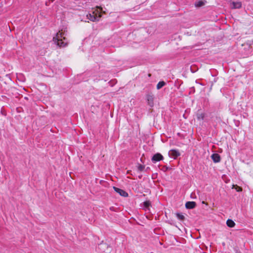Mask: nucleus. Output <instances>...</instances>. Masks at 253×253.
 Listing matches in <instances>:
<instances>
[{"label":"nucleus","instance_id":"1","mask_svg":"<svg viewBox=\"0 0 253 253\" xmlns=\"http://www.w3.org/2000/svg\"><path fill=\"white\" fill-rule=\"evenodd\" d=\"M98 250L102 253H109L111 251V248L106 243L102 242L98 245Z\"/></svg>","mask_w":253,"mask_h":253},{"label":"nucleus","instance_id":"2","mask_svg":"<svg viewBox=\"0 0 253 253\" xmlns=\"http://www.w3.org/2000/svg\"><path fill=\"white\" fill-rule=\"evenodd\" d=\"M87 19L93 22H96L99 20L100 18L101 17V14L99 13V15H97L96 12L93 11L91 13H89L86 15Z\"/></svg>","mask_w":253,"mask_h":253},{"label":"nucleus","instance_id":"3","mask_svg":"<svg viewBox=\"0 0 253 253\" xmlns=\"http://www.w3.org/2000/svg\"><path fill=\"white\" fill-rule=\"evenodd\" d=\"M163 156L160 153H158L153 155L151 160L153 163H155L157 162H159L163 160Z\"/></svg>","mask_w":253,"mask_h":253},{"label":"nucleus","instance_id":"4","mask_svg":"<svg viewBox=\"0 0 253 253\" xmlns=\"http://www.w3.org/2000/svg\"><path fill=\"white\" fill-rule=\"evenodd\" d=\"M169 155L170 157L173 158L174 159H175L180 155V153L177 150L172 149L169 151Z\"/></svg>","mask_w":253,"mask_h":253},{"label":"nucleus","instance_id":"5","mask_svg":"<svg viewBox=\"0 0 253 253\" xmlns=\"http://www.w3.org/2000/svg\"><path fill=\"white\" fill-rule=\"evenodd\" d=\"M113 189L117 193H119L120 195L124 197H127L128 196V193L124 190L116 187L115 186L113 187Z\"/></svg>","mask_w":253,"mask_h":253},{"label":"nucleus","instance_id":"6","mask_svg":"<svg viewBox=\"0 0 253 253\" xmlns=\"http://www.w3.org/2000/svg\"><path fill=\"white\" fill-rule=\"evenodd\" d=\"M146 98H147L148 104L150 107H153L154 106V95L152 94H148L147 95Z\"/></svg>","mask_w":253,"mask_h":253},{"label":"nucleus","instance_id":"7","mask_svg":"<svg viewBox=\"0 0 253 253\" xmlns=\"http://www.w3.org/2000/svg\"><path fill=\"white\" fill-rule=\"evenodd\" d=\"M211 158L214 163H219L221 161L220 156L217 153H213L211 156Z\"/></svg>","mask_w":253,"mask_h":253},{"label":"nucleus","instance_id":"8","mask_svg":"<svg viewBox=\"0 0 253 253\" xmlns=\"http://www.w3.org/2000/svg\"><path fill=\"white\" fill-rule=\"evenodd\" d=\"M63 34L62 33H61L60 32H58L55 37H53V41L54 42H57L58 40L62 39L64 41L66 40V38L65 37H63Z\"/></svg>","mask_w":253,"mask_h":253},{"label":"nucleus","instance_id":"9","mask_svg":"<svg viewBox=\"0 0 253 253\" xmlns=\"http://www.w3.org/2000/svg\"><path fill=\"white\" fill-rule=\"evenodd\" d=\"M197 119L199 121H203L205 117V114L201 110H199L197 112Z\"/></svg>","mask_w":253,"mask_h":253},{"label":"nucleus","instance_id":"10","mask_svg":"<svg viewBox=\"0 0 253 253\" xmlns=\"http://www.w3.org/2000/svg\"><path fill=\"white\" fill-rule=\"evenodd\" d=\"M196 206V203L193 201L187 202L185 204V207L187 209H193Z\"/></svg>","mask_w":253,"mask_h":253},{"label":"nucleus","instance_id":"11","mask_svg":"<svg viewBox=\"0 0 253 253\" xmlns=\"http://www.w3.org/2000/svg\"><path fill=\"white\" fill-rule=\"evenodd\" d=\"M59 47H65L67 45V42H65L62 41V39L58 40L57 42H54Z\"/></svg>","mask_w":253,"mask_h":253},{"label":"nucleus","instance_id":"12","mask_svg":"<svg viewBox=\"0 0 253 253\" xmlns=\"http://www.w3.org/2000/svg\"><path fill=\"white\" fill-rule=\"evenodd\" d=\"M242 7V3L241 2H232V8H240Z\"/></svg>","mask_w":253,"mask_h":253},{"label":"nucleus","instance_id":"13","mask_svg":"<svg viewBox=\"0 0 253 253\" xmlns=\"http://www.w3.org/2000/svg\"><path fill=\"white\" fill-rule=\"evenodd\" d=\"M226 224L229 227H233L235 225V223L230 219H228L226 221Z\"/></svg>","mask_w":253,"mask_h":253},{"label":"nucleus","instance_id":"14","mask_svg":"<svg viewBox=\"0 0 253 253\" xmlns=\"http://www.w3.org/2000/svg\"><path fill=\"white\" fill-rule=\"evenodd\" d=\"M205 5V2L202 0L196 1L195 3V5L197 7H200Z\"/></svg>","mask_w":253,"mask_h":253},{"label":"nucleus","instance_id":"15","mask_svg":"<svg viewBox=\"0 0 253 253\" xmlns=\"http://www.w3.org/2000/svg\"><path fill=\"white\" fill-rule=\"evenodd\" d=\"M166 83L164 81H161L158 83V84L157 85V89H160L162 87H163L166 84Z\"/></svg>","mask_w":253,"mask_h":253},{"label":"nucleus","instance_id":"16","mask_svg":"<svg viewBox=\"0 0 253 253\" xmlns=\"http://www.w3.org/2000/svg\"><path fill=\"white\" fill-rule=\"evenodd\" d=\"M176 217L181 220H183L185 219V216L180 213H176Z\"/></svg>","mask_w":253,"mask_h":253},{"label":"nucleus","instance_id":"17","mask_svg":"<svg viewBox=\"0 0 253 253\" xmlns=\"http://www.w3.org/2000/svg\"><path fill=\"white\" fill-rule=\"evenodd\" d=\"M145 169V166L144 165L138 164L137 167V169L139 171H142Z\"/></svg>","mask_w":253,"mask_h":253},{"label":"nucleus","instance_id":"18","mask_svg":"<svg viewBox=\"0 0 253 253\" xmlns=\"http://www.w3.org/2000/svg\"><path fill=\"white\" fill-rule=\"evenodd\" d=\"M151 205V203L149 201H147L144 202V206L145 208H148Z\"/></svg>","mask_w":253,"mask_h":253},{"label":"nucleus","instance_id":"19","mask_svg":"<svg viewBox=\"0 0 253 253\" xmlns=\"http://www.w3.org/2000/svg\"><path fill=\"white\" fill-rule=\"evenodd\" d=\"M236 189L237 192H240L242 191V188L241 187L238 186L237 185H236Z\"/></svg>","mask_w":253,"mask_h":253},{"label":"nucleus","instance_id":"20","mask_svg":"<svg viewBox=\"0 0 253 253\" xmlns=\"http://www.w3.org/2000/svg\"><path fill=\"white\" fill-rule=\"evenodd\" d=\"M114 209H115V208H114V207H110V210L113 211H115V210H114Z\"/></svg>","mask_w":253,"mask_h":253},{"label":"nucleus","instance_id":"21","mask_svg":"<svg viewBox=\"0 0 253 253\" xmlns=\"http://www.w3.org/2000/svg\"><path fill=\"white\" fill-rule=\"evenodd\" d=\"M142 176V175H141L138 176V177H139V178H141Z\"/></svg>","mask_w":253,"mask_h":253},{"label":"nucleus","instance_id":"22","mask_svg":"<svg viewBox=\"0 0 253 253\" xmlns=\"http://www.w3.org/2000/svg\"><path fill=\"white\" fill-rule=\"evenodd\" d=\"M97 8H99V7H97ZM99 9L101 10H102V8L101 7H99Z\"/></svg>","mask_w":253,"mask_h":253}]
</instances>
